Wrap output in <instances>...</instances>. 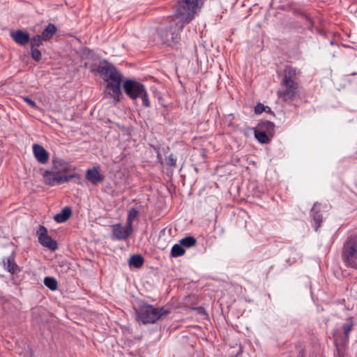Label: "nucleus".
I'll use <instances>...</instances> for the list:
<instances>
[{
	"label": "nucleus",
	"mask_w": 357,
	"mask_h": 357,
	"mask_svg": "<svg viewBox=\"0 0 357 357\" xmlns=\"http://www.w3.org/2000/svg\"><path fill=\"white\" fill-rule=\"evenodd\" d=\"M96 71L107 82L105 93L109 94L116 102L120 101V96L122 95L121 83L122 75L114 66L104 61L100 63Z\"/></svg>",
	"instance_id": "1"
},
{
	"label": "nucleus",
	"mask_w": 357,
	"mask_h": 357,
	"mask_svg": "<svg viewBox=\"0 0 357 357\" xmlns=\"http://www.w3.org/2000/svg\"><path fill=\"white\" fill-rule=\"evenodd\" d=\"M198 8V0H176L172 17L177 22V29H183L189 24L195 18Z\"/></svg>",
	"instance_id": "2"
},
{
	"label": "nucleus",
	"mask_w": 357,
	"mask_h": 357,
	"mask_svg": "<svg viewBox=\"0 0 357 357\" xmlns=\"http://www.w3.org/2000/svg\"><path fill=\"white\" fill-rule=\"evenodd\" d=\"M136 312L137 318L146 324H154L158 320L164 319L170 311L165 307H155L148 303H142Z\"/></svg>",
	"instance_id": "3"
},
{
	"label": "nucleus",
	"mask_w": 357,
	"mask_h": 357,
	"mask_svg": "<svg viewBox=\"0 0 357 357\" xmlns=\"http://www.w3.org/2000/svg\"><path fill=\"white\" fill-rule=\"evenodd\" d=\"M123 89L130 99L136 100L140 98L142 101V105L144 107H151V102L147 91L144 85L142 83L135 79H128L123 83Z\"/></svg>",
	"instance_id": "4"
},
{
	"label": "nucleus",
	"mask_w": 357,
	"mask_h": 357,
	"mask_svg": "<svg viewBox=\"0 0 357 357\" xmlns=\"http://www.w3.org/2000/svg\"><path fill=\"white\" fill-rule=\"evenodd\" d=\"M342 258L348 267L355 268L357 266V237L351 236L344 242L342 252Z\"/></svg>",
	"instance_id": "5"
},
{
	"label": "nucleus",
	"mask_w": 357,
	"mask_h": 357,
	"mask_svg": "<svg viewBox=\"0 0 357 357\" xmlns=\"http://www.w3.org/2000/svg\"><path fill=\"white\" fill-rule=\"evenodd\" d=\"M169 25L160 28L159 30V36L163 43L167 45H172L173 43H177L179 40L178 31L182 29H177L176 21L174 20V17L169 16L167 17Z\"/></svg>",
	"instance_id": "6"
},
{
	"label": "nucleus",
	"mask_w": 357,
	"mask_h": 357,
	"mask_svg": "<svg viewBox=\"0 0 357 357\" xmlns=\"http://www.w3.org/2000/svg\"><path fill=\"white\" fill-rule=\"evenodd\" d=\"M70 167V164L63 159L53 158L52 169H47L43 174L44 183L47 185V178H52V177L56 178L59 176H68L66 174L69 172Z\"/></svg>",
	"instance_id": "7"
},
{
	"label": "nucleus",
	"mask_w": 357,
	"mask_h": 357,
	"mask_svg": "<svg viewBox=\"0 0 357 357\" xmlns=\"http://www.w3.org/2000/svg\"><path fill=\"white\" fill-rule=\"evenodd\" d=\"M282 89L277 92L278 98L284 101L293 100L298 93V83L280 84Z\"/></svg>",
	"instance_id": "8"
},
{
	"label": "nucleus",
	"mask_w": 357,
	"mask_h": 357,
	"mask_svg": "<svg viewBox=\"0 0 357 357\" xmlns=\"http://www.w3.org/2000/svg\"><path fill=\"white\" fill-rule=\"evenodd\" d=\"M36 233L38 236V241L43 246L47 248L52 251H55L58 248L56 241L48 235L47 229L45 227L40 225Z\"/></svg>",
	"instance_id": "9"
},
{
	"label": "nucleus",
	"mask_w": 357,
	"mask_h": 357,
	"mask_svg": "<svg viewBox=\"0 0 357 357\" xmlns=\"http://www.w3.org/2000/svg\"><path fill=\"white\" fill-rule=\"evenodd\" d=\"M133 231V227L130 229L126 224L123 227L120 223L112 226V238L119 241L127 240Z\"/></svg>",
	"instance_id": "10"
},
{
	"label": "nucleus",
	"mask_w": 357,
	"mask_h": 357,
	"mask_svg": "<svg viewBox=\"0 0 357 357\" xmlns=\"http://www.w3.org/2000/svg\"><path fill=\"white\" fill-rule=\"evenodd\" d=\"M73 181L74 183L82 185L81 177L78 174L74 173L68 176H58L56 178L52 177V178H47V185L50 186H54L55 185H60L64 183Z\"/></svg>",
	"instance_id": "11"
},
{
	"label": "nucleus",
	"mask_w": 357,
	"mask_h": 357,
	"mask_svg": "<svg viewBox=\"0 0 357 357\" xmlns=\"http://www.w3.org/2000/svg\"><path fill=\"white\" fill-rule=\"evenodd\" d=\"M85 178L93 185H98L103 182L105 176L100 173L98 167H94L86 171Z\"/></svg>",
	"instance_id": "12"
},
{
	"label": "nucleus",
	"mask_w": 357,
	"mask_h": 357,
	"mask_svg": "<svg viewBox=\"0 0 357 357\" xmlns=\"http://www.w3.org/2000/svg\"><path fill=\"white\" fill-rule=\"evenodd\" d=\"M2 262L3 268L12 275H17L22 271V268L15 263L14 252L10 257H4Z\"/></svg>",
	"instance_id": "13"
},
{
	"label": "nucleus",
	"mask_w": 357,
	"mask_h": 357,
	"mask_svg": "<svg viewBox=\"0 0 357 357\" xmlns=\"http://www.w3.org/2000/svg\"><path fill=\"white\" fill-rule=\"evenodd\" d=\"M10 38L18 45L21 46H25L29 43L30 36L28 33L17 29L13 31L10 33Z\"/></svg>",
	"instance_id": "14"
},
{
	"label": "nucleus",
	"mask_w": 357,
	"mask_h": 357,
	"mask_svg": "<svg viewBox=\"0 0 357 357\" xmlns=\"http://www.w3.org/2000/svg\"><path fill=\"white\" fill-rule=\"evenodd\" d=\"M296 68L286 66L283 70V77L280 82V84H288L289 83H298L296 82Z\"/></svg>",
	"instance_id": "15"
},
{
	"label": "nucleus",
	"mask_w": 357,
	"mask_h": 357,
	"mask_svg": "<svg viewBox=\"0 0 357 357\" xmlns=\"http://www.w3.org/2000/svg\"><path fill=\"white\" fill-rule=\"evenodd\" d=\"M321 204L319 202H315L311 208V216L314 222V229L317 231L323 221L322 214L321 213Z\"/></svg>",
	"instance_id": "16"
},
{
	"label": "nucleus",
	"mask_w": 357,
	"mask_h": 357,
	"mask_svg": "<svg viewBox=\"0 0 357 357\" xmlns=\"http://www.w3.org/2000/svg\"><path fill=\"white\" fill-rule=\"evenodd\" d=\"M33 155L37 161L41 164H45L49 159V153L44 149V147L39 144H33Z\"/></svg>",
	"instance_id": "17"
},
{
	"label": "nucleus",
	"mask_w": 357,
	"mask_h": 357,
	"mask_svg": "<svg viewBox=\"0 0 357 357\" xmlns=\"http://www.w3.org/2000/svg\"><path fill=\"white\" fill-rule=\"evenodd\" d=\"M354 326V322L352 317H349L347 319L346 322L342 325L344 337L342 339V342L344 344H346L349 342V334Z\"/></svg>",
	"instance_id": "18"
},
{
	"label": "nucleus",
	"mask_w": 357,
	"mask_h": 357,
	"mask_svg": "<svg viewBox=\"0 0 357 357\" xmlns=\"http://www.w3.org/2000/svg\"><path fill=\"white\" fill-rule=\"evenodd\" d=\"M257 128L273 137L275 135V124L269 121H262L258 123Z\"/></svg>",
	"instance_id": "19"
},
{
	"label": "nucleus",
	"mask_w": 357,
	"mask_h": 357,
	"mask_svg": "<svg viewBox=\"0 0 357 357\" xmlns=\"http://www.w3.org/2000/svg\"><path fill=\"white\" fill-rule=\"evenodd\" d=\"M72 215V209L70 206L64 207L59 213H57L54 219L58 223L66 222Z\"/></svg>",
	"instance_id": "20"
},
{
	"label": "nucleus",
	"mask_w": 357,
	"mask_h": 357,
	"mask_svg": "<svg viewBox=\"0 0 357 357\" xmlns=\"http://www.w3.org/2000/svg\"><path fill=\"white\" fill-rule=\"evenodd\" d=\"M57 28L55 24L52 23L48 24V25L45 27V29L40 34L43 36L44 41L50 40L54 35L56 33Z\"/></svg>",
	"instance_id": "21"
},
{
	"label": "nucleus",
	"mask_w": 357,
	"mask_h": 357,
	"mask_svg": "<svg viewBox=\"0 0 357 357\" xmlns=\"http://www.w3.org/2000/svg\"><path fill=\"white\" fill-rule=\"evenodd\" d=\"M255 137L261 144H268L273 137L268 135L267 133L262 132L258 128H255L254 131Z\"/></svg>",
	"instance_id": "22"
},
{
	"label": "nucleus",
	"mask_w": 357,
	"mask_h": 357,
	"mask_svg": "<svg viewBox=\"0 0 357 357\" xmlns=\"http://www.w3.org/2000/svg\"><path fill=\"white\" fill-rule=\"evenodd\" d=\"M144 259L141 255H133L128 260V264L130 267L139 268L142 266Z\"/></svg>",
	"instance_id": "23"
},
{
	"label": "nucleus",
	"mask_w": 357,
	"mask_h": 357,
	"mask_svg": "<svg viewBox=\"0 0 357 357\" xmlns=\"http://www.w3.org/2000/svg\"><path fill=\"white\" fill-rule=\"evenodd\" d=\"M138 215L139 211L137 208L132 207L128 209L126 224L130 229L132 227V222L137 218Z\"/></svg>",
	"instance_id": "24"
},
{
	"label": "nucleus",
	"mask_w": 357,
	"mask_h": 357,
	"mask_svg": "<svg viewBox=\"0 0 357 357\" xmlns=\"http://www.w3.org/2000/svg\"><path fill=\"white\" fill-rule=\"evenodd\" d=\"M179 243L183 247L186 248H190L193 247L197 243V240L193 236H186L183 238L179 241Z\"/></svg>",
	"instance_id": "25"
},
{
	"label": "nucleus",
	"mask_w": 357,
	"mask_h": 357,
	"mask_svg": "<svg viewBox=\"0 0 357 357\" xmlns=\"http://www.w3.org/2000/svg\"><path fill=\"white\" fill-rule=\"evenodd\" d=\"M185 252L184 248L180 243L175 244L172 248L171 256L173 257H181L185 254Z\"/></svg>",
	"instance_id": "26"
},
{
	"label": "nucleus",
	"mask_w": 357,
	"mask_h": 357,
	"mask_svg": "<svg viewBox=\"0 0 357 357\" xmlns=\"http://www.w3.org/2000/svg\"><path fill=\"white\" fill-rule=\"evenodd\" d=\"M44 284L52 291H55L58 287V282L53 277H45L44 279Z\"/></svg>",
	"instance_id": "27"
},
{
	"label": "nucleus",
	"mask_w": 357,
	"mask_h": 357,
	"mask_svg": "<svg viewBox=\"0 0 357 357\" xmlns=\"http://www.w3.org/2000/svg\"><path fill=\"white\" fill-rule=\"evenodd\" d=\"M43 41H44V40L40 34L35 35L33 38H30L29 43L31 47L33 48L40 47L42 45Z\"/></svg>",
	"instance_id": "28"
},
{
	"label": "nucleus",
	"mask_w": 357,
	"mask_h": 357,
	"mask_svg": "<svg viewBox=\"0 0 357 357\" xmlns=\"http://www.w3.org/2000/svg\"><path fill=\"white\" fill-rule=\"evenodd\" d=\"M298 15L301 17H303L305 19V20L306 21V25L307 26V29L309 30H312V29L314 26V22L312 20V19L311 18V17H310L307 13H303V12L299 13Z\"/></svg>",
	"instance_id": "29"
},
{
	"label": "nucleus",
	"mask_w": 357,
	"mask_h": 357,
	"mask_svg": "<svg viewBox=\"0 0 357 357\" xmlns=\"http://www.w3.org/2000/svg\"><path fill=\"white\" fill-rule=\"evenodd\" d=\"M166 165L172 168H175L176 167V158L174 154L171 153L166 158Z\"/></svg>",
	"instance_id": "30"
},
{
	"label": "nucleus",
	"mask_w": 357,
	"mask_h": 357,
	"mask_svg": "<svg viewBox=\"0 0 357 357\" xmlns=\"http://www.w3.org/2000/svg\"><path fill=\"white\" fill-rule=\"evenodd\" d=\"M31 56L36 61H39L41 59V52L36 47H31Z\"/></svg>",
	"instance_id": "31"
},
{
	"label": "nucleus",
	"mask_w": 357,
	"mask_h": 357,
	"mask_svg": "<svg viewBox=\"0 0 357 357\" xmlns=\"http://www.w3.org/2000/svg\"><path fill=\"white\" fill-rule=\"evenodd\" d=\"M265 107L266 106L261 102L257 103L255 107V112L256 114H261L263 112H264V110L266 109Z\"/></svg>",
	"instance_id": "32"
},
{
	"label": "nucleus",
	"mask_w": 357,
	"mask_h": 357,
	"mask_svg": "<svg viewBox=\"0 0 357 357\" xmlns=\"http://www.w3.org/2000/svg\"><path fill=\"white\" fill-rule=\"evenodd\" d=\"M24 100L32 108H36L37 107L36 102L34 100H33L32 99H31L30 98L24 97Z\"/></svg>",
	"instance_id": "33"
},
{
	"label": "nucleus",
	"mask_w": 357,
	"mask_h": 357,
	"mask_svg": "<svg viewBox=\"0 0 357 357\" xmlns=\"http://www.w3.org/2000/svg\"><path fill=\"white\" fill-rule=\"evenodd\" d=\"M154 149H155V150L156 151L157 159H158V162H160L162 164V155L160 154L159 148H154Z\"/></svg>",
	"instance_id": "34"
},
{
	"label": "nucleus",
	"mask_w": 357,
	"mask_h": 357,
	"mask_svg": "<svg viewBox=\"0 0 357 357\" xmlns=\"http://www.w3.org/2000/svg\"><path fill=\"white\" fill-rule=\"evenodd\" d=\"M243 352V349H242V347H241V345H239L238 347V351L236 352V354H234V357H238Z\"/></svg>",
	"instance_id": "35"
},
{
	"label": "nucleus",
	"mask_w": 357,
	"mask_h": 357,
	"mask_svg": "<svg viewBox=\"0 0 357 357\" xmlns=\"http://www.w3.org/2000/svg\"><path fill=\"white\" fill-rule=\"evenodd\" d=\"M266 110H264L265 112L266 113H270V114H273V112L271 111V108L268 106H266Z\"/></svg>",
	"instance_id": "36"
},
{
	"label": "nucleus",
	"mask_w": 357,
	"mask_h": 357,
	"mask_svg": "<svg viewBox=\"0 0 357 357\" xmlns=\"http://www.w3.org/2000/svg\"><path fill=\"white\" fill-rule=\"evenodd\" d=\"M357 75V73L356 72H354V73H351V75Z\"/></svg>",
	"instance_id": "37"
}]
</instances>
